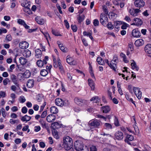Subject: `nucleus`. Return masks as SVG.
Here are the masks:
<instances>
[{
    "instance_id": "f257e3e1",
    "label": "nucleus",
    "mask_w": 151,
    "mask_h": 151,
    "mask_svg": "<svg viewBox=\"0 0 151 151\" xmlns=\"http://www.w3.org/2000/svg\"><path fill=\"white\" fill-rule=\"evenodd\" d=\"M73 144V140L70 137L66 136L63 137V146L66 150H69L72 148Z\"/></svg>"
},
{
    "instance_id": "f03ea898",
    "label": "nucleus",
    "mask_w": 151,
    "mask_h": 151,
    "mask_svg": "<svg viewBox=\"0 0 151 151\" xmlns=\"http://www.w3.org/2000/svg\"><path fill=\"white\" fill-rule=\"evenodd\" d=\"M55 101L56 104L60 106H68L70 104V103L68 100H66L63 101L62 99L60 98H57L55 100Z\"/></svg>"
},
{
    "instance_id": "7ed1b4c3",
    "label": "nucleus",
    "mask_w": 151,
    "mask_h": 151,
    "mask_svg": "<svg viewBox=\"0 0 151 151\" xmlns=\"http://www.w3.org/2000/svg\"><path fill=\"white\" fill-rule=\"evenodd\" d=\"M118 61V58L116 55L114 56L113 59L111 61L110 63H109V61L107 60H105V62L109 66H114V65L116 66Z\"/></svg>"
},
{
    "instance_id": "20e7f679",
    "label": "nucleus",
    "mask_w": 151,
    "mask_h": 151,
    "mask_svg": "<svg viewBox=\"0 0 151 151\" xmlns=\"http://www.w3.org/2000/svg\"><path fill=\"white\" fill-rule=\"evenodd\" d=\"M75 102L79 106H82L86 103V101L78 97H76L74 99Z\"/></svg>"
},
{
    "instance_id": "39448f33",
    "label": "nucleus",
    "mask_w": 151,
    "mask_h": 151,
    "mask_svg": "<svg viewBox=\"0 0 151 151\" xmlns=\"http://www.w3.org/2000/svg\"><path fill=\"white\" fill-rule=\"evenodd\" d=\"M124 138L123 134L121 131H118L114 134V139L118 140H122Z\"/></svg>"
},
{
    "instance_id": "423d86ee",
    "label": "nucleus",
    "mask_w": 151,
    "mask_h": 151,
    "mask_svg": "<svg viewBox=\"0 0 151 151\" xmlns=\"http://www.w3.org/2000/svg\"><path fill=\"white\" fill-rule=\"evenodd\" d=\"M133 90L137 98L139 99H140L142 96V93L140 91V89L139 88L134 87Z\"/></svg>"
},
{
    "instance_id": "0eeeda50",
    "label": "nucleus",
    "mask_w": 151,
    "mask_h": 151,
    "mask_svg": "<svg viewBox=\"0 0 151 151\" xmlns=\"http://www.w3.org/2000/svg\"><path fill=\"white\" fill-rule=\"evenodd\" d=\"M101 122L98 120L95 119L89 122L90 126L94 127L95 128H99Z\"/></svg>"
},
{
    "instance_id": "6e6552de",
    "label": "nucleus",
    "mask_w": 151,
    "mask_h": 151,
    "mask_svg": "<svg viewBox=\"0 0 151 151\" xmlns=\"http://www.w3.org/2000/svg\"><path fill=\"white\" fill-rule=\"evenodd\" d=\"M135 6L138 8H141L144 6L145 2L143 0H136L134 2Z\"/></svg>"
},
{
    "instance_id": "1a4fd4ad",
    "label": "nucleus",
    "mask_w": 151,
    "mask_h": 151,
    "mask_svg": "<svg viewBox=\"0 0 151 151\" xmlns=\"http://www.w3.org/2000/svg\"><path fill=\"white\" fill-rule=\"evenodd\" d=\"M132 36L134 37H139L141 35V33L138 28L133 29L132 32Z\"/></svg>"
},
{
    "instance_id": "9d476101",
    "label": "nucleus",
    "mask_w": 151,
    "mask_h": 151,
    "mask_svg": "<svg viewBox=\"0 0 151 151\" xmlns=\"http://www.w3.org/2000/svg\"><path fill=\"white\" fill-rule=\"evenodd\" d=\"M134 136L132 135L127 134L124 139V141L128 144L131 145L130 141H132L134 139Z\"/></svg>"
},
{
    "instance_id": "9b49d317",
    "label": "nucleus",
    "mask_w": 151,
    "mask_h": 151,
    "mask_svg": "<svg viewBox=\"0 0 151 151\" xmlns=\"http://www.w3.org/2000/svg\"><path fill=\"white\" fill-rule=\"evenodd\" d=\"M140 10L138 9H130L129 10L130 14L134 17L138 15V13L140 12Z\"/></svg>"
},
{
    "instance_id": "f8f14e48",
    "label": "nucleus",
    "mask_w": 151,
    "mask_h": 151,
    "mask_svg": "<svg viewBox=\"0 0 151 151\" xmlns=\"http://www.w3.org/2000/svg\"><path fill=\"white\" fill-rule=\"evenodd\" d=\"M30 72L29 70H26L24 73L19 74L18 76H21V78L23 76L25 78H28L30 76Z\"/></svg>"
},
{
    "instance_id": "ddd939ff",
    "label": "nucleus",
    "mask_w": 151,
    "mask_h": 151,
    "mask_svg": "<svg viewBox=\"0 0 151 151\" xmlns=\"http://www.w3.org/2000/svg\"><path fill=\"white\" fill-rule=\"evenodd\" d=\"M28 43L26 41L21 42L19 44V47L22 49H26L28 48L29 46Z\"/></svg>"
},
{
    "instance_id": "4468645a",
    "label": "nucleus",
    "mask_w": 151,
    "mask_h": 151,
    "mask_svg": "<svg viewBox=\"0 0 151 151\" xmlns=\"http://www.w3.org/2000/svg\"><path fill=\"white\" fill-rule=\"evenodd\" d=\"M18 23L21 25H23L24 28L27 29H28L29 28V26L27 25L24 21L21 19H19L18 20Z\"/></svg>"
},
{
    "instance_id": "2eb2a0df",
    "label": "nucleus",
    "mask_w": 151,
    "mask_h": 151,
    "mask_svg": "<svg viewBox=\"0 0 151 151\" xmlns=\"http://www.w3.org/2000/svg\"><path fill=\"white\" fill-rule=\"evenodd\" d=\"M62 126V124L55 122L52 124L51 127L52 128V129H56L61 127Z\"/></svg>"
},
{
    "instance_id": "dca6fc26",
    "label": "nucleus",
    "mask_w": 151,
    "mask_h": 151,
    "mask_svg": "<svg viewBox=\"0 0 151 151\" xmlns=\"http://www.w3.org/2000/svg\"><path fill=\"white\" fill-rule=\"evenodd\" d=\"M47 121L49 122H51L55 119V117L53 114H49L46 118Z\"/></svg>"
},
{
    "instance_id": "f3484780",
    "label": "nucleus",
    "mask_w": 151,
    "mask_h": 151,
    "mask_svg": "<svg viewBox=\"0 0 151 151\" xmlns=\"http://www.w3.org/2000/svg\"><path fill=\"white\" fill-rule=\"evenodd\" d=\"M144 43V42L142 39H139L135 41L134 44L136 46L139 47L143 45Z\"/></svg>"
},
{
    "instance_id": "a211bd4d",
    "label": "nucleus",
    "mask_w": 151,
    "mask_h": 151,
    "mask_svg": "<svg viewBox=\"0 0 151 151\" xmlns=\"http://www.w3.org/2000/svg\"><path fill=\"white\" fill-rule=\"evenodd\" d=\"M101 110L104 113H107L110 110V107L108 106H104L101 108Z\"/></svg>"
},
{
    "instance_id": "6ab92c4d",
    "label": "nucleus",
    "mask_w": 151,
    "mask_h": 151,
    "mask_svg": "<svg viewBox=\"0 0 151 151\" xmlns=\"http://www.w3.org/2000/svg\"><path fill=\"white\" fill-rule=\"evenodd\" d=\"M145 52L149 54H151V44H147L145 47Z\"/></svg>"
},
{
    "instance_id": "aec40b11",
    "label": "nucleus",
    "mask_w": 151,
    "mask_h": 151,
    "mask_svg": "<svg viewBox=\"0 0 151 151\" xmlns=\"http://www.w3.org/2000/svg\"><path fill=\"white\" fill-rule=\"evenodd\" d=\"M85 147L80 143H79L76 145H75V149L77 151H80L81 150L83 149Z\"/></svg>"
},
{
    "instance_id": "412c9836",
    "label": "nucleus",
    "mask_w": 151,
    "mask_h": 151,
    "mask_svg": "<svg viewBox=\"0 0 151 151\" xmlns=\"http://www.w3.org/2000/svg\"><path fill=\"white\" fill-rule=\"evenodd\" d=\"M30 2L27 0H23L21 3V5L22 6L25 7L30 6Z\"/></svg>"
},
{
    "instance_id": "4be33fe9",
    "label": "nucleus",
    "mask_w": 151,
    "mask_h": 151,
    "mask_svg": "<svg viewBox=\"0 0 151 151\" xmlns=\"http://www.w3.org/2000/svg\"><path fill=\"white\" fill-rule=\"evenodd\" d=\"M34 80H28L27 83V86L29 88L32 87L34 85Z\"/></svg>"
},
{
    "instance_id": "5701e85b",
    "label": "nucleus",
    "mask_w": 151,
    "mask_h": 151,
    "mask_svg": "<svg viewBox=\"0 0 151 151\" xmlns=\"http://www.w3.org/2000/svg\"><path fill=\"white\" fill-rule=\"evenodd\" d=\"M11 78L12 82L17 86H18L19 84L17 83V79L15 75L12 74L11 76Z\"/></svg>"
},
{
    "instance_id": "b1692460",
    "label": "nucleus",
    "mask_w": 151,
    "mask_h": 151,
    "mask_svg": "<svg viewBox=\"0 0 151 151\" xmlns=\"http://www.w3.org/2000/svg\"><path fill=\"white\" fill-rule=\"evenodd\" d=\"M31 119V117L30 116H27V115L22 117L21 119L23 122L26 121L27 122L29 121Z\"/></svg>"
},
{
    "instance_id": "393cba45",
    "label": "nucleus",
    "mask_w": 151,
    "mask_h": 151,
    "mask_svg": "<svg viewBox=\"0 0 151 151\" xmlns=\"http://www.w3.org/2000/svg\"><path fill=\"white\" fill-rule=\"evenodd\" d=\"M134 21L136 23V25L137 26L141 25L142 24V22L140 19L135 18L134 19Z\"/></svg>"
},
{
    "instance_id": "a878e982",
    "label": "nucleus",
    "mask_w": 151,
    "mask_h": 151,
    "mask_svg": "<svg viewBox=\"0 0 151 151\" xmlns=\"http://www.w3.org/2000/svg\"><path fill=\"white\" fill-rule=\"evenodd\" d=\"M50 111L51 113L55 114L58 112V109L55 106H52L51 107Z\"/></svg>"
},
{
    "instance_id": "bb28decb",
    "label": "nucleus",
    "mask_w": 151,
    "mask_h": 151,
    "mask_svg": "<svg viewBox=\"0 0 151 151\" xmlns=\"http://www.w3.org/2000/svg\"><path fill=\"white\" fill-rule=\"evenodd\" d=\"M23 55L26 58L29 57L31 55L30 51L28 50H25L23 54Z\"/></svg>"
},
{
    "instance_id": "cd10ccee",
    "label": "nucleus",
    "mask_w": 151,
    "mask_h": 151,
    "mask_svg": "<svg viewBox=\"0 0 151 151\" xmlns=\"http://www.w3.org/2000/svg\"><path fill=\"white\" fill-rule=\"evenodd\" d=\"M99 100L100 99L99 97L98 96H96L91 98L90 101H93V103H97L98 102H99Z\"/></svg>"
},
{
    "instance_id": "c85d7f7f",
    "label": "nucleus",
    "mask_w": 151,
    "mask_h": 151,
    "mask_svg": "<svg viewBox=\"0 0 151 151\" xmlns=\"http://www.w3.org/2000/svg\"><path fill=\"white\" fill-rule=\"evenodd\" d=\"M52 134L55 138L56 139L59 138V136L58 133L56 129H52Z\"/></svg>"
},
{
    "instance_id": "c756f323",
    "label": "nucleus",
    "mask_w": 151,
    "mask_h": 151,
    "mask_svg": "<svg viewBox=\"0 0 151 151\" xmlns=\"http://www.w3.org/2000/svg\"><path fill=\"white\" fill-rule=\"evenodd\" d=\"M98 64L101 65H104L105 62L101 57H98L96 59Z\"/></svg>"
},
{
    "instance_id": "7c9ffc66",
    "label": "nucleus",
    "mask_w": 151,
    "mask_h": 151,
    "mask_svg": "<svg viewBox=\"0 0 151 151\" xmlns=\"http://www.w3.org/2000/svg\"><path fill=\"white\" fill-rule=\"evenodd\" d=\"M19 61L21 64L24 65L27 63V60L23 57H21L19 59Z\"/></svg>"
},
{
    "instance_id": "2f4dec72",
    "label": "nucleus",
    "mask_w": 151,
    "mask_h": 151,
    "mask_svg": "<svg viewBox=\"0 0 151 151\" xmlns=\"http://www.w3.org/2000/svg\"><path fill=\"white\" fill-rule=\"evenodd\" d=\"M66 61L70 65H71L73 64V59L71 57H70L68 56L67 57Z\"/></svg>"
},
{
    "instance_id": "473e14b6",
    "label": "nucleus",
    "mask_w": 151,
    "mask_h": 151,
    "mask_svg": "<svg viewBox=\"0 0 151 151\" xmlns=\"http://www.w3.org/2000/svg\"><path fill=\"white\" fill-rule=\"evenodd\" d=\"M48 73V72L47 70L45 69L42 70L40 73L41 75L43 76H46Z\"/></svg>"
},
{
    "instance_id": "72a5a7b5",
    "label": "nucleus",
    "mask_w": 151,
    "mask_h": 151,
    "mask_svg": "<svg viewBox=\"0 0 151 151\" xmlns=\"http://www.w3.org/2000/svg\"><path fill=\"white\" fill-rule=\"evenodd\" d=\"M47 62L45 60H43V61L38 60V66H43L44 64H46Z\"/></svg>"
},
{
    "instance_id": "f704fd0d",
    "label": "nucleus",
    "mask_w": 151,
    "mask_h": 151,
    "mask_svg": "<svg viewBox=\"0 0 151 151\" xmlns=\"http://www.w3.org/2000/svg\"><path fill=\"white\" fill-rule=\"evenodd\" d=\"M30 6L25 7L24 8V11L25 12L27 13L28 14H30L31 12L30 8Z\"/></svg>"
},
{
    "instance_id": "c9c22d12",
    "label": "nucleus",
    "mask_w": 151,
    "mask_h": 151,
    "mask_svg": "<svg viewBox=\"0 0 151 151\" xmlns=\"http://www.w3.org/2000/svg\"><path fill=\"white\" fill-rule=\"evenodd\" d=\"M83 35L85 36H89V38L92 40L93 39V38L91 35V33H87V32L84 31L83 32Z\"/></svg>"
},
{
    "instance_id": "e433bc0d",
    "label": "nucleus",
    "mask_w": 151,
    "mask_h": 151,
    "mask_svg": "<svg viewBox=\"0 0 151 151\" xmlns=\"http://www.w3.org/2000/svg\"><path fill=\"white\" fill-rule=\"evenodd\" d=\"M85 17V16L83 15H82L81 16H79L78 18V20L79 23H81L82 22Z\"/></svg>"
},
{
    "instance_id": "4c0bfd02",
    "label": "nucleus",
    "mask_w": 151,
    "mask_h": 151,
    "mask_svg": "<svg viewBox=\"0 0 151 151\" xmlns=\"http://www.w3.org/2000/svg\"><path fill=\"white\" fill-rule=\"evenodd\" d=\"M16 69L19 72H23L25 70V68L23 67H17Z\"/></svg>"
},
{
    "instance_id": "58836bf2",
    "label": "nucleus",
    "mask_w": 151,
    "mask_h": 151,
    "mask_svg": "<svg viewBox=\"0 0 151 151\" xmlns=\"http://www.w3.org/2000/svg\"><path fill=\"white\" fill-rule=\"evenodd\" d=\"M125 97L127 100L129 101L132 102V103L135 106H136L135 104V102L133 101V100L132 98H129L128 95L127 93L125 94Z\"/></svg>"
},
{
    "instance_id": "ea45409f",
    "label": "nucleus",
    "mask_w": 151,
    "mask_h": 151,
    "mask_svg": "<svg viewBox=\"0 0 151 151\" xmlns=\"http://www.w3.org/2000/svg\"><path fill=\"white\" fill-rule=\"evenodd\" d=\"M106 26L109 29H112L114 27V26L111 22H109L107 24H106Z\"/></svg>"
},
{
    "instance_id": "a19ab883",
    "label": "nucleus",
    "mask_w": 151,
    "mask_h": 151,
    "mask_svg": "<svg viewBox=\"0 0 151 151\" xmlns=\"http://www.w3.org/2000/svg\"><path fill=\"white\" fill-rule=\"evenodd\" d=\"M12 39L11 35H7L5 38V40L6 41V42L10 41Z\"/></svg>"
},
{
    "instance_id": "79ce46f5",
    "label": "nucleus",
    "mask_w": 151,
    "mask_h": 151,
    "mask_svg": "<svg viewBox=\"0 0 151 151\" xmlns=\"http://www.w3.org/2000/svg\"><path fill=\"white\" fill-rule=\"evenodd\" d=\"M9 122L10 123L13 124L16 123H18L19 122V120L18 119L14 120L12 119H10Z\"/></svg>"
},
{
    "instance_id": "37998d69",
    "label": "nucleus",
    "mask_w": 151,
    "mask_h": 151,
    "mask_svg": "<svg viewBox=\"0 0 151 151\" xmlns=\"http://www.w3.org/2000/svg\"><path fill=\"white\" fill-rule=\"evenodd\" d=\"M39 122L40 124L43 128H45L46 127V124L43 119H40L39 120Z\"/></svg>"
},
{
    "instance_id": "c03bdc74",
    "label": "nucleus",
    "mask_w": 151,
    "mask_h": 151,
    "mask_svg": "<svg viewBox=\"0 0 151 151\" xmlns=\"http://www.w3.org/2000/svg\"><path fill=\"white\" fill-rule=\"evenodd\" d=\"M89 72L91 77L95 78V77L93 74V71L92 70V67H89Z\"/></svg>"
},
{
    "instance_id": "a18cd8bd",
    "label": "nucleus",
    "mask_w": 151,
    "mask_h": 151,
    "mask_svg": "<svg viewBox=\"0 0 151 151\" xmlns=\"http://www.w3.org/2000/svg\"><path fill=\"white\" fill-rule=\"evenodd\" d=\"M45 20L40 17L38 18V24L42 25L45 23Z\"/></svg>"
},
{
    "instance_id": "49530a36",
    "label": "nucleus",
    "mask_w": 151,
    "mask_h": 151,
    "mask_svg": "<svg viewBox=\"0 0 151 151\" xmlns=\"http://www.w3.org/2000/svg\"><path fill=\"white\" fill-rule=\"evenodd\" d=\"M52 34L56 36H61V35L57 31L52 29Z\"/></svg>"
},
{
    "instance_id": "de8ad7c7",
    "label": "nucleus",
    "mask_w": 151,
    "mask_h": 151,
    "mask_svg": "<svg viewBox=\"0 0 151 151\" xmlns=\"http://www.w3.org/2000/svg\"><path fill=\"white\" fill-rule=\"evenodd\" d=\"M114 117H115V118L114 119V124L116 126H118L119 125V123L118 119L115 116H114Z\"/></svg>"
},
{
    "instance_id": "09e8293b",
    "label": "nucleus",
    "mask_w": 151,
    "mask_h": 151,
    "mask_svg": "<svg viewBox=\"0 0 151 151\" xmlns=\"http://www.w3.org/2000/svg\"><path fill=\"white\" fill-rule=\"evenodd\" d=\"M134 50L133 45L131 44H129L128 45L127 50L128 51L132 52Z\"/></svg>"
},
{
    "instance_id": "8fccbe9b",
    "label": "nucleus",
    "mask_w": 151,
    "mask_h": 151,
    "mask_svg": "<svg viewBox=\"0 0 151 151\" xmlns=\"http://www.w3.org/2000/svg\"><path fill=\"white\" fill-rule=\"evenodd\" d=\"M71 28L74 32H76L77 30V27L76 25H71Z\"/></svg>"
},
{
    "instance_id": "3c124183",
    "label": "nucleus",
    "mask_w": 151,
    "mask_h": 151,
    "mask_svg": "<svg viewBox=\"0 0 151 151\" xmlns=\"http://www.w3.org/2000/svg\"><path fill=\"white\" fill-rule=\"evenodd\" d=\"M122 23L120 21H117L114 22V26H115V27L118 28L119 27V26L121 24H122Z\"/></svg>"
},
{
    "instance_id": "603ef678",
    "label": "nucleus",
    "mask_w": 151,
    "mask_h": 151,
    "mask_svg": "<svg viewBox=\"0 0 151 151\" xmlns=\"http://www.w3.org/2000/svg\"><path fill=\"white\" fill-rule=\"evenodd\" d=\"M101 17H102V18L103 19V20H104V22L106 23V22H108V18L107 16L106 15H104V16L102 14H101Z\"/></svg>"
},
{
    "instance_id": "864d4df0",
    "label": "nucleus",
    "mask_w": 151,
    "mask_h": 151,
    "mask_svg": "<svg viewBox=\"0 0 151 151\" xmlns=\"http://www.w3.org/2000/svg\"><path fill=\"white\" fill-rule=\"evenodd\" d=\"M101 14L100 15V23L104 26H105L106 25V23L104 22V20H103V19L102 18V17H101Z\"/></svg>"
},
{
    "instance_id": "5fc2aeb1",
    "label": "nucleus",
    "mask_w": 151,
    "mask_h": 151,
    "mask_svg": "<svg viewBox=\"0 0 151 151\" xmlns=\"http://www.w3.org/2000/svg\"><path fill=\"white\" fill-rule=\"evenodd\" d=\"M7 31L6 29L3 28H1L0 29V35L2 33H5L7 32Z\"/></svg>"
},
{
    "instance_id": "6e6d98bb",
    "label": "nucleus",
    "mask_w": 151,
    "mask_h": 151,
    "mask_svg": "<svg viewBox=\"0 0 151 151\" xmlns=\"http://www.w3.org/2000/svg\"><path fill=\"white\" fill-rule=\"evenodd\" d=\"M99 24V21L98 19H95L93 20V24L96 27L98 26Z\"/></svg>"
},
{
    "instance_id": "4d7b16f0",
    "label": "nucleus",
    "mask_w": 151,
    "mask_h": 151,
    "mask_svg": "<svg viewBox=\"0 0 151 151\" xmlns=\"http://www.w3.org/2000/svg\"><path fill=\"white\" fill-rule=\"evenodd\" d=\"M64 22L66 27L67 29H69L70 27V26L68 21L67 20H64Z\"/></svg>"
},
{
    "instance_id": "13d9d810",
    "label": "nucleus",
    "mask_w": 151,
    "mask_h": 151,
    "mask_svg": "<svg viewBox=\"0 0 151 151\" xmlns=\"http://www.w3.org/2000/svg\"><path fill=\"white\" fill-rule=\"evenodd\" d=\"M27 109L26 106L22 107V112L24 114H26L27 112Z\"/></svg>"
},
{
    "instance_id": "bf43d9fd",
    "label": "nucleus",
    "mask_w": 151,
    "mask_h": 151,
    "mask_svg": "<svg viewBox=\"0 0 151 151\" xmlns=\"http://www.w3.org/2000/svg\"><path fill=\"white\" fill-rule=\"evenodd\" d=\"M19 100L20 101V102L22 103L26 101V99L24 96H21L20 97Z\"/></svg>"
},
{
    "instance_id": "052dcab7",
    "label": "nucleus",
    "mask_w": 151,
    "mask_h": 151,
    "mask_svg": "<svg viewBox=\"0 0 151 151\" xmlns=\"http://www.w3.org/2000/svg\"><path fill=\"white\" fill-rule=\"evenodd\" d=\"M105 126L107 129H111L112 128L111 125L110 124L107 123H106L104 124Z\"/></svg>"
},
{
    "instance_id": "680f3d73",
    "label": "nucleus",
    "mask_w": 151,
    "mask_h": 151,
    "mask_svg": "<svg viewBox=\"0 0 151 151\" xmlns=\"http://www.w3.org/2000/svg\"><path fill=\"white\" fill-rule=\"evenodd\" d=\"M6 96V93L5 92L1 91L0 92V99L1 97L4 98Z\"/></svg>"
},
{
    "instance_id": "e2e57ef3",
    "label": "nucleus",
    "mask_w": 151,
    "mask_h": 151,
    "mask_svg": "<svg viewBox=\"0 0 151 151\" xmlns=\"http://www.w3.org/2000/svg\"><path fill=\"white\" fill-rule=\"evenodd\" d=\"M56 7L57 8V9H58L59 12V13L60 14H63V12H62L61 10V9L60 6H59V4H56Z\"/></svg>"
},
{
    "instance_id": "0e129e2a",
    "label": "nucleus",
    "mask_w": 151,
    "mask_h": 151,
    "mask_svg": "<svg viewBox=\"0 0 151 151\" xmlns=\"http://www.w3.org/2000/svg\"><path fill=\"white\" fill-rule=\"evenodd\" d=\"M90 151H97L96 147L95 146H92L90 147Z\"/></svg>"
},
{
    "instance_id": "69168bd1",
    "label": "nucleus",
    "mask_w": 151,
    "mask_h": 151,
    "mask_svg": "<svg viewBox=\"0 0 151 151\" xmlns=\"http://www.w3.org/2000/svg\"><path fill=\"white\" fill-rule=\"evenodd\" d=\"M127 24L125 22H123V24L121 26V28L123 29H126L127 27Z\"/></svg>"
},
{
    "instance_id": "338daca9",
    "label": "nucleus",
    "mask_w": 151,
    "mask_h": 151,
    "mask_svg": "<svg viewBox=\"0 0 151 151\" xmlns=\"http://www.w3.org/2000/svg\"><path fill=\"white\" fill-rule=\"evenodd\" d=\"M2 115L4 118H5L6 115L5 114V110L4 108L1 109Z\"/></svg>"
},
{
    "instance_id": "774afa93",
    "label": "nucleus",
    "mask_w": 151,
    "mask_h": 151,
    "mask_svg": "<svg viewBox=\"0 0 151 151\" xmlns=\"http://www.w3.org/2000/svg\"><path fill=\"white\" fill-rule=\"evenodd\" d=\"M116 15V14L113 12H109L108 15L109 16V18H111H111L112 17H115Z\"/></svg>"
}]
</instances>
